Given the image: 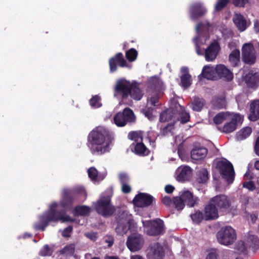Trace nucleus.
<instances>
[{
    "label": "nucleus",
    "instance_id": "nucleus-1",
    "mask_svg": "<svg viewBox=\"0 0 259 259\" xmlns=\"http://www.w3.org/2000/svg\"><path fill=\"white\" fill-rule=\"evenodd\" d=\"M114 137L107 129L98 126L93 130L88 137V146L93 155H102L109 152Z\"/></svg>",
    "mask_w": 259,
    "mask_h": 259
},
{
    "label": "nucleus",
    "instance_id": "nucleus-2",
    "mask_svg": "<svg viewBox=\"0 0 259 259\" xmlns=\"http://www.w3.org/2000/svg\"><path fill=\"white\" fill-rule=\"evenodd\" d=\"M58 205V204L57 202L52 203L49 209L40 217V223L36 226L37 230L44 231L49 223L51 222H57L61 221L62 222H73L74 221V219H71L70 216H63L59 211H57L56 208Z\"/></svg>",
    "mask_w": 259,
    "mask_h": 259
},
{
    "label": "nucleus",
    "instance_id": "nucleus-3",
    "mask_svg": "<svg viewBox=\"0 0 259 259\" xmlns=\"http://www.w3.org/2000/svg\"><path fill=\"white\" fill-rule=\"evenodd\" d=\"M94 207L97 212L104 217L112 215L116 209L111 204V197L109 195L101 196L94 203Z\"/></svg>",
    "mask_w": 259,
    "mask_h": 259
},
{
    "label": "nucleus",
    "instance_id": "nucleus-4",
    "mask_svg": "<svg viewBox=\"0 0 259 259\" xmlns=\"http://www.w3.org/2000/svg\"><path fill=\"white\" fill-rule=\"evenodd\" d=\"M218 242L224 245L232 244L236 240V231L231 226H225L221 228L217 234Z\"/></svg>",
    "mask_w": 259,
    "mask_h": 259
},
{
    "label": "nucleus",
    "instance_id": "nucleus-5",
    "mask_svg": "<svg viewBox=\"0 0 259 259\" xmlns=\"http://www.w3.org/2000/svg\"><path fill=\"white\" fill-rule=\"evenodd\" d=\"M210 200L220 212L228 211L233 215H235L237 213L236 209H230L231 202L228 196L225 195H218L211 198Z\"/></svg>",
    "mask_w": 259,
    "mask_h": 259
},
{
    "label": "nucleus",
    "instance_id": "nucleus-6",
    "mask_svg": "<svg viewBox=\"0 0 259 259\" xmlns=\"http://www.w3.org/2000/svg\"><path fill=\"white\" fill-rule=\"evenodd\" d=\"M114 122L118 127L125 126L128 123L135 122L136 118L133 111L129 108L117 113L113 118Z\"/></svg>",
    "mask_w": 259,
    "mask_h": 259
},
{
    "label": "nucleus",
    "instance_id": "nucleus-7",
    "mask_svg": "<svg viewBox=\"0 0 259 259\" xmlns=\"http://www.w3.org/2000/svg\"><path fill=\"white\" fill-rule=\"evenodd\" d=\"M143 224L146 228L147 234L149 236H157L164 233V222L160 219L143 222Z\"/></svg>",
    "mask_w": 259,
    "mask_h": 259
},
{
    "label": "nucleus",
    "instance_id": "nucleus-8",
    "mask_svg": "<svg viewBox=\"0 0 259 259\" xmlns=\"http://www.w3.org/2000/svg\"><path fill=\"white\" fill-rule=\"evenodd\" d=\"M216 168L219 171L222 178L229 183H232L235 176V171L232 163L229 161H219L217 162Z\"/></svg>",
    "mask_w": 259,
    "mask_h": 259
},
{
    "label": "nucleus",
    "instance_id": "nucleus-9",
    "mask_svg": "<svg viewBox=\"0 0 259 259\" xmlns=\"http://www.w3.org/2000/svg\"><path fill=\"white\" fill-rule=\"evenodd\" d=\"M242 59L246 64L252 65L256 60V51L251 43H246L242 48Z\"/></svg>",
    "mask_w": 259,
    "mask_h": 259
},
{
    "label": "nucleus",
    "instance_id": "nucleus-10",
    "mask_svg": "<svg viewBox=\"0 0 259 259\" xmlns=\"http://www.w3.org/2000/svg\"><path fill=\"white\" fill-rule=\"evenodd\" d=\"M239 250L246 254L247 248L251 249L254 251L259 248V238L257 236L248 233L247 236L246 243L239 242L237 245Z\"/></svg>",
    "mask_w": 259,
    "mask_h": 259
},
{
    "label": "nucleus",
    "instance_id": "nucleus-11",
    "mask_svg": "<svg viewBox=\"0 0 259 259\" xmlns=\"http://www.w3.org/2000/svg\"><path fill=\"white\" fill-rule=\"evenodd\" d=\"M131 83L130 81L122 80H118L114 88V96L122 100L127 99L131 92Z\"/></svg>",
    "mask_w": 259,
    "mask_h": 259
},
{
    "label": "nucleus",
    "instance_id": "nucleus-12",
    "mask_svg": "<svg viewBox=\"0 0 259 259\" xmlns=\"http://www.w3.org/2000/svg\"><path fill=\"white\" fill-rule=\"evenodd\" d=\"M144 243L143 236L138 233L132 234L130 235L126 241L127 248L131 251H137L140 250Z\"/></svg>",
    "mask_w": 259,
    "mask_h": 259
},
{
    "label": "nucleus",
    "instance_id": "nucleus-13",
    "mask_svg": "<svg viewBox=\"0 0 259 259\" xmlns=\"http://www.w3.org/2000/svg\"><path fill=\"white\" fill-rule=\"evenodd\" d=\"M154 200V198L149 194L140 193L136 195L133 201L135 206L143 208L151 205Z\"/></svg>",
    "mask_w": 259,
    "mask_h": 259
},
{
    "label": "nucleus",
    "instance_id": "nucleus-14",
    "mask_svg": "<svg viewBox=\"0 0 259 259\" xmlns=\"http://www.w3.org/2000/svg\"><path fill=\"white\" fill-rule=\"evenodd\" d=\"M109 64L111 72H114L117 70V65L121 67H127V63L124 59L122 53L120 52L117 53L109 59Z\"/></svg>",
    "mask_w": 259,
    "mask_h": 259
},
{
    "label": "nucleus",
    "instance_id": "nucleus-15",
    "mask_svg": "<svg viewBox=\"0 0 259 259\" xmlns=\"http://www.w3.org/2000/svg\"><path fill=\"white\" fill-rule=\"evenodd\" d=\"M221 47L219 42L214 39L205 51V58L207 61H212L217 57Z\"/></svg>",
    "mask_w": 259,
    "mask_h": 259
},
{
    "label": "nucleus",
    "instance_id": "nucleus-16",
    "mask_svg": "<svg viewBox=\"0 0 259 259\" xmlns=\"http://www.w3.org/2000/svg\"><path fill=\"white\" fill-rule=\"evenodd\" d=\"M203 211L205 221L215 220L219 218V210L210 200L204 205Z\"/></svg>",
    "mask_w": 259,
    "mask_h": 259
},
{
    "label": "nucleus",
    "instance_id": "nucleus-17",
    "mask_svg": "<svg viewBox=\"0 0 259 259\" xmlns=\"http://www.w3.org/2000/svg\"><path fill=\"white\" fill-rule=\"evenodd\" d=\"M147 255L150 259H163L164 251L163 247L159 243L152 244L148 249Z\"/></svg>",
    "mask_w": 259,
    "mask_h": 259
},
{
    "label": "nucleus",
    "instance_id": "nucleus-18",
    "mask_svg": "<svg viewBox=\"0 0 259 259\" xmlns=\"http://www.w3.org/2000/svg\"><path fill=\"white\" fill-rule=\"evenodd\" d=\"M74 200L69 189L65 188L62 190V198L60 201L61 206L65 209L70 210L72 208Z\"/></svg>",
    "mask_w": 259,
    "mask_h": 259
},
{
    "label": "nucleus",
    "instance_id": "nucleus-19",
    "mask_svg": "<svg viewBox=\"0 0 259 259\" xmlns=\"http://www.w3.org/2000/svg\"><path fill=\"white\" fill-rule=\"evenodd\" d=\"M244 80L248 88L255 89L259 87V73L250 70L244 76Z\"/></svg>",
    "mask_w": 259,
    "mask_h": 259
},
{
    "label": "nucleus",
    "instance_id": "nucleus-20",
    "mask_svg": "<svg viewBox=\"0 0 259 259\" xmlns=\"http://www.w3.org/2000/svg\"><path fill=\"white\" fill-rule=\"evenodd\" d=\"M217 80L224 79L229 81L233 79V74L228 69L226 66L223 64H218L215 66Z\"/></svg>",
    "mask_w": 259,
    "mask_h": 259
},
{
    "label": "nucleus",
    "instance_id": "nucleus-21",
    "mask_svg": "<svg viewBox=\"0 0 259 259\" xmlns=\"http://www.w3.org/2000/svg\"><path fill=\"white\" fill-rule=\"evenodd\" d=\"M148 91L149 93L160 94L163 90V83L160 78L156 76H152L148 81Z\"/></svg>",
    "mask_w": 259,
    "mask_h": 259
},
{
    "label": "nucleus",
    "instance_id": "nucleus-22",
    "mask_svg": "<svg viewBox=\"0 0 259 259\" xmlns=\"http://www.w3.org/2000/svg\"><path fill=\"white\" fill-rule=\"evenodd\" d=\"M215 67L211 65H205L202 69L201 74L199 75V78L201 79L202 78L208 80H217Z\"/></svg>",
    "mask_w": 259,
    "mask_h": 259
},
{
    "label": "nucleus",
    "instance_id": "nucleus-23",
    "mask_svg": "<svg viewBox=\"0 0 259 259\" xmlns=\"http://www.w3.org/2000/svg\"><path fill=\"white\" fill-rule=\"evenodd\" d=\"M176 106L173 108H169L165 110L160 114L159 121L161 122H165L172 120L173 122H176Z\"/></svg>",
    "mask_w": 259,
    "mask_h": 259
},
{
    "label": "nucleus",
    "instance_id": "nucleus-24",
    "mask_svg": "<svg viewBox=\"0 0 259 259\" xmlns=\"http://www.w3.org/2000/svg\"><path fill=\"white\" fill-rule=\"evenodd\" d=\"M207 153V148L198 144L195 145L191 151V156L194 160H199L205 158Z\"/></svg>",
    "mask_w": 259,
    "mask_h": 259
},
{
    "label": "nucleus",
    "instance_id": "nucleus-25",
    "mask_svg": "<svg viewBox=\"0 0 259 259\" xmlns=\"http://www.w3.org/2000/svg\"><path fill=\"white\" fill-rule=\"evenodd\" d=\"M181 195L185 203L189 207H193L198 204V198L195 196L190 191H185Z\"/></svg>",
    "mask_w": 259,
    "mask_h": 259
},
{
    "label": "nucleus",
    "instance_id": "nucleus-26",
    "mask_svg": "<svg viewBox=\"0 0 259 259\" xmlns=\"http://www.w3.org/2000/svg\"><path fill=\"white\" fill-rule=\"evenodd\" d=\"M190 11L193 19H198L203 16L206 12V9L200 3H195L192 5Z\"/></svg>",
    "mask_w": 259,
    "mask_h": 259
},
{
    "label": "nucleus",
    "instance_id": "nucleus-27",
    "mask_svg": "<svg viewBox=\"0 0 259 259\" xmlns=\"http://www.w3.org/2000/svg\"><path fill=\"white\" fill-rule=\"evenodd\" d=\"M176 122L180 121L182 123L187 122L190 119V115L187 112L185 108L180 104L176 105Z\"/></svg>",
    "mask_w": 259,
    "mask_h": 259
},
{
    "label": "nucleus",
    "instance_id": "nucleus-28",
    "mask_svg": "<svg viewBox=\"0 0 259 259\" xmlns=\"http://www.w3.org/2000/svg\"><path fill=\"white\" fill-rule=\"evenodd\" d=\"M250 113L248 118L250 121H255L259 119V100L252 101L250 104Z\"/></svg>",
    "mask_w": 259,
    "mask_h": 259
},
{
    "label": "nucleus",
    "instance_id": "nucleus-29",
    "mask_svg": "<svg viewBox=\"0 0 259 259\" xmlns=\"http://www.w3.org/2000/svg\"><path fill=\"white\" fill-rule=\"evenodd\" d=\"M233 21L238 30L240 32L244 31L247 27L246 20L241 14H235Z\"/></svg>",
    "mask_w": 259,
    "mask_h": 259
},
{
    "label": "nucleus",
    "instance_id": "nucleus-30",
    "mask_svg": "<svg viewBox=\"0 0 259 259\" xmlns=\"http://www.w3.org/2000/svg\"><path fill=\"white\" fill-rule=\"evenodd\" d=\"M130 92V95L136 100H141L144 95L143 91L139 88V83L136 82L131 83Z\"/></svg>",
    "mask_w": 259,
    "mask_h": 259
},
{
    "label": "nucleus",
    "instance_id": "nucleus-31",
    "mask_svg": "<svg viewBox=\"0 0 259 259\" xmlns=\"http://www.w3.org/2000/svg\"><path fill=\"white\" fill-rule=\"evenodd\" d=\"M229 61L231 66L239 67L240 65V52L239 49L233 50L229 56Z\"/></svg>",
    "mask_w": 259,
    "mask_h": 259
},
{
    "label": "nucleus",
    "instance_id": "nucleus-32",
    "mask_svg": "<svg viewBox=\"0 0 259 259\" xmlns=\"http://www.w3.org/2000/svg\"><path fill=\"white\" fill-rule=\"evenodd\" d=\"M178 171H180V172L178 175L177 179L179 181L188 180L192 175V169L188 166H184Z\"/></svg>",
    "mask_w": 259,
    "mask_h": 259
},
{
    "label": "nucleus",
    "instance_id": "nucleus-33",
    "mask_svg": "<svg viewBox=\"0 0 259 259\" xmlns=\"http://www.w3.org/2000/svg\"><path fill=\"white\" fill-rule=\"evenodd\" d=\"M134 152L139 156L148 155L149 153V150L144 144L143 142L137 143L134 145Z\"/></svg>",
    "mask_w": 259,
    "mask_h": 259
},
{
    "label": "nucleus",
    "instance_id": "nucleus-34",
    "mask_svg": "<svg viewBox=\"0 0 259 259\" xmlns=\"http://www.w3.org/2000/svg\"><path fill=\"white\" fill-rule=\"evenodd\" d=\"M237 125V117L234 116L230 122L224 124L222 132L225 133H232L236 129Z\"/></svg>",
    "mask_w": 259,
    "mask_h": 259
},
{
    "label": "nucleus",
    "instance_id": "nucleus-35",
    "mask_svg": "<svg viewBox=\"0 0 259 259\" xmlns=\"http://www.w3.org/2000/svg\"><path fill=\"white\" fill-rule=\"evenodd\" d=\"M252 133V129L251 127L246 126L239 132L236 135V138L238 140L241 141L249 137Z\"/></svg>",
    "mask_w": 259,
    "mask_h": 259
},
{
    "label": "nucleus",
    "instance_id": "nucleus-36",
    "mask_svg": "<svg viewBox=\"0 0 259 259\" xmlns=\"http://www.w3.org/2000/svg\"><path fill=\"white\" fill-rule=\"evenodd\" d=\"M190 217L195 224H200L202 221H205L204 213L200 210H197L194 213L191 214Z\"/></svg>",
    "mask_w": 259,
    "mask_h": 259
},
{
    "label": "nucleus",
    "instance_id": "nucleus-37",
    "mask_svg": "<svg viewBox=\"0 0 259 259\" xmlns=\"http://www.w3.org/2000/svg\"><path fill=\"white\" fill-rule=\"evenodd\" d=\"M205 103V101L202 98L195 97L192 103V108L194 111H200Z\"/></svg>",
    "mask_w": 259,
    "mask_h": 259
},
{
    "label": "nucleus",
    "instance_id": "nucleus-38",
    "mask_svg": "<svg viewBox=\"0 0 259 259\" xmlns=\"http://www.w3.org/2000/svg\"><path fill=\"white\" fill-rule=\"evenodd\" d=\"M143 132L142 131H132L130 132L128 135L127 138L128 139L134 141L135 142H143Z\"/></svg>",
    "mask_w": 259,
    "mask_h": 259
},
{
    "label": "nucleus",
    "instance_id": "nucleus-39",
    "mask_svg": "<svg viewBox=\"0 0 259 259\" xmlns=\"http://www.w3.org/2000/svg\"><path fill=\"white\" fill-rule=\"evenodd\" d=\"M129 223V221L125 223L121 222L120 221L118 222L117 226L115 228L116 233L120 235L126 234L130 229L129 226L128 225Z\"/></svg>",
    "mask_w": 259,
    "mask_h": 259
},
{
    "label": "nucleus",
    "instance_id": "nucleus-40",
    "mask_svg": "<svg viewBox=\"0 0 259 259\" xmlns=\"http://www.w3.org/2000/svg\"><path fill=\"white\" fill-rule=\"evenodd\" d=\"M74 211L78 215L86 216L90 214L91 208L87 205L77 206L74 208Z\"/></svg>",
    "mask_w": 259,
    "mask_h": 259
},
{
    "label": "nucleus",
    "instance_id": "nucleus-41",
    "mask_svg": "<svg viewBox=\"0 0 259 259\" xmlns=\"http://www.w3.org/2000/svg\"><path fill=\"white\" fill-rule=\"evenodd\" d=\"M175 123L171 122L167 124L166 125L163 127L161 126L160 128L161 135L163 136H166L169 134L173 135V131L175 129Z\"/></svg>",
    "mask_w": 259,
    "mask_h": 259
},
{
    "label": "nucleus",
    "instance_id": "nucleus-42",
    "mask_svg": "<svg viewBox=\"0 0 259 259\" xmlns=\"http://www.w3.org/2000/svg\"><path fill=\"white\" fill-rule=\"evenodd\" d=\"M208 179V173L206 169L202 168L197 172V181L199 183H205Z\"/></svg>",
    "mask_w": 259,
    "mask_h": 259
},
{
    "label": "nucleus",
    "instance_id": "nucleus-43",
    "mask_svg": "<svg viewBox=\"0 0 259 259\" xmlns=\"http://www.w3.org/2000/svg\"><path fill=\"white\" fill-rule=\"evenodd\" d=\"M181 85L188 88L192 83L191 76L188 73H184L181 76Z\"/></svg>",
    "mask_w": 259,
    "mask_h": 259
},
{
    "label": "nucleus",
    "instance_id": "nucleus-44",
    "mask_svg": "<svg viewBox=\"0 0 259 259\" xmlns=\"http://www.w3.org/2000/svg\"><path fill=\"white\" fill-rule=\"evenodd\" d=\"M184 199L182 198V195L180 197H175L174 198L173 204L176 209L178 210H182L185 206V203Z\"/></svg>",
    "mask_w": 259,
    "mask_h": 259
},
{
    "label": "nucleus",
    "instance_id": "nucleus-45",
    "mask_svg": "<svg viewBox=\"0 0 259 259\" xmlns=\"http://www.w3.org/2000/svg\"><path fill=\"white\" fill-rule=\"evenodd\" d=\"M229 116L228 112H222L217 114L213 118V121L215 124H220L225 120Z\"/></svg>",
    "mask_w": 259,
    "mask_h": 259
},
{
    "label": "nucleus",
    "instance_id": "nucleus-46",
    "mask_svg": "<svg viewBox=\"0 0 259 259\" xmlns=\"http://www.w3.org/2000/svg\"><path fill=\"white\" fill-rule=\"evenodd\" d=\"M70 191L71 192L72 195L74 197L75 195H79L81 196H83L86 198L87 196V192L85 190L84 187L81 186H77L73 189H69Z\"/></svg>",
    "mask_w": 259,
    "mask_h": 259
},
{
    "label": "nucleus",
    "instance_id": "nucleus-47",
    "mask_svg": "<svg viewBox=\"0 0 259 259\" xmlns=\"http://www.w3.org/2000/svg\"><path fill=\"white\" fill-rule=\"evenodd\" d=\"M138 52L135 49H130L125 52V57L130 62H133L136 60Z\"/></svg>",
    "mask_w": 259,
    "mask_h": 259
},
{
    "label": "nucleus",
    "instance_id": "nucleus-48",
    "mask_svg": "<svg viewBox=\"0 0 259 259\" xmlns=\"http://www.w3.org/2000/svg\"><path fill=\"white\" fill-rule=\"evenodd\" d=\"M213 106L216 109H223L226 106V101L224 98H218L213 102Z\"/></svg>",
    "mask_w": 259,
    "mask_h": 259
},
{
    "label": "nucleus",
    "instance_id": "nucleus-49",
    "mask_svg": "<svg viewBox=\"0 0 259 259\" xmlns=\"http://www.w3.org/2000/svg\"><path fill=\"white\" fill-rule=\"evenodd\" d=\"M151 96L147 99V102L153 106H156L159 102V95L160 94L151 93Z\"/></svg>",
    "mask_w": 259,
    "mask_h": 259
},
{
    "label": "nucleus",
    "instance_id": "nucleus-50",
    "mask_svg": "<svg viewBox=\"0 0 259 259\" xmlns=\"http://www.w3.org/2000/svg\"><path fill=\"white\" fill-rule=\"evenodd\" d=\"M100 100L101 98L99 96L95 95L90 100V104L93 108H99L102 105L100 102Z\"/></svg>",
    "mask_w": 259,
    "mask_h": 259
},
{
    "label": "nucleus",
    "instance_id": "nucleus-51",
    "mask_svg": "<svg viewBox=\"0 0 259 259\" xmlns=\"http://www.w3.org/2000/svg\"><path fill=\"white\" fill-rule=\"evenodd\" d=\"M89 177L93 181H96L98 175V171L95 167H91L88 170Z\"/></svg>",
    "mask_w": 259,
    "mask_h": 259
},
{
    "label": "nucleus",
    "instance_id": "nucleus-52",
    "mask_svg": "<svg viewBox=\"0 0 259 259\" xmlns=\"http://www.w3.org/2000/svg\"><path fill=\"white\" fill-rule=\"evenodd\" d=\"M229 1L230 0H219L215 5V11L219 12L223 10L228 4Z\"/></svg>",
    "mask_w": 259,
    "mask_h": 259
},
{
    "label": "nucleus",
    "instance_id": "nucleus-53",
    "mask_svg": "<svg viewBox=\"0 0 259 259\" xmlns=\"http://www.w3.org/2000/svg\"><path fill=\"white\" fill-rule=\"evenodd\" d=\"M75 250V245L70 244L65 246L62 250V252L65 254H73Z\"/></svg>",
    "mask_w": 259,
    "mask_h": 259
},
{
    "label": "nucleus",
    "instance_id": "nucleus-54",
    "mask_svg": "<svg viewBox=\"0 0 259 259\" xmlns=\"http://www.w3.org/2000/svg\"><path fill=\"white\" fill-rule=\"evenodd\" d=\"M154 108L153 107H147L143 110V112L148 119H151L153 118V112Z\"/></svg>",
    "mask_w": 259,
    "mask_h": 259
},
{
    "label": "nucleus",
    "instance_id": "nucleus-55",
    "mask_svg": "<svg viewBox=\"0 0 259 259\" xmlns=\"http://www.w3.org/2000/svg\"><path fill=\"white\" fill-rule=\"evenodd\" d=\"M243 187L247 189L249 191H253L256 188L254 183L252 181L244 182L243 183Z\"/></svg>",
    "mask_w": 259,
    "mask_h": 259
},
{
    "label": "nucleus",
    "instance_id": "nucleus-56",
    "mask_svg": "<svg viewBox=\"0 0 259 259\" xmlns=\"http://www.w3.org/2000/svg\"><path fill=\"white\" fill-rule=\"evenodd\" d=\"M72 230L73 227L72 226H69L63 230L62 235L64 237H69Z\"/></svg>",
    "mask_w": 259,
    "mask_h": 259
},
{
    "label": "nucleus",
    "instance_id": "nucleus-57",
    "mask_svg": "<svg viewBox=\"0 0 259 259\" xmlns=\"http://www.w3.org/2000/svg\"><path fill=\"white\" fill-rule=\"evenodd\" d=\"M219 255L215 249L211 250L207 254L206 259H218Z\"/></svg>",
    "mask_w": 259,
    "mask_h": 259
},
{
    "label": "nucleus",
    "instance_id": "nucleus-58",
    "mask_svg": "<svg viewBox=\"0 0 259 259\" xmlns=\"http://www.w3.org/2000/svg\"><path fill=\"white\" fill-rule=\"evenodd\" d=\"M119 181L121 185L127 184L129 181V178L126 174L122 173L119 175Z\"/></svg>",
    "mask_w": 259,
    "mask_h": 259
},
{
    "label": "nucleus",
    "instance_id": "nucleus-59",
    "mask_svg": "<svg viewBox=\"0 0 259 259\" xmlns=\"http://www.w3.org/2000/svg\"><path fill=\"white\" fill-rule=\"evenodd\" d=\"M161 202L165 206H168L172 203L173 201L170 197L165 196L162 198Z\"/></svg>",
    "mask_w": 259,
    "mask_h": 259
},
{
    "label": "nucleus",
    "instance_id": "nucleus-60",
    "mask_svg": "<svg viewBox=\"0 0 259 259\" xmlns=\"http://www.w3.org/2000/svg\"><path fill=\"white\" fill-rule=\"evenodd\" d=\"M248 0H233V4L237 7H243Z\"/></svg>",
    "mask_w": 259,
    "mask_h": 259
},
{
    "label": "nucleus",
    "instance_id": "nucleus-61",
    "mask_svg": "<svg viewBox=\"0 0 259 259\" xmlns=\"http://www.w3.org/2000/svg\"><path fill=\"white\" fill-rule=\"evenodd\" d=\"M40 253L42 256L50 255L49 246L47 244L44 245L43 248L40 251Z\"/></svg>",
    "mask_w": 259,
    "mask_h": 259
},
{
    "label": "nucleus",
    "instance_id": "nucleus-62",
    "mask_svg": "<svg viewBox=\"0 0 259 259\" xmlns=\"http://www.w3.org/2000/svg\"><path fill=\"white\" fill-rule=\"evenodd\" d=\"M195 50L196 52V53L198 55H202L203 54V52L201 50L200 47L199 46L198 42V39L197 38H195Z\"/></svg>",
    "mask_w": 259,
    "mask_h": 259
},
{
    "label": "nucleus",
    "instance_id": "nucleus-63",
    "mask_svg": "<svg viewBox=\"0 0 259 259\" xmlns=\"http://www.w3.org/2000/svg\"><path fill=\"white\" fill-rule=\"evenodd\" d=\"M121 185V190L123 193L127 194L131 191V188L130 185H127V184H124Z\"/></svg>",
    "mask_w": 259,
    "mask_h": 259
},
{
    "label": "nucleus",
    "instance_id": "nucleus-64",
    "mask_svg": "<svg viewBox=\"0 0 259 259\" xmlns=\"http://www.w3.org/2000/svg\"><path fill=\"white\" fill-rule=\"evenodd\" d=\"M254 153L259 156V136L257 137L254 145Z\"/></svg>",
    "mask_w": 259,
    "mask_h": 259
}]
</instances>
